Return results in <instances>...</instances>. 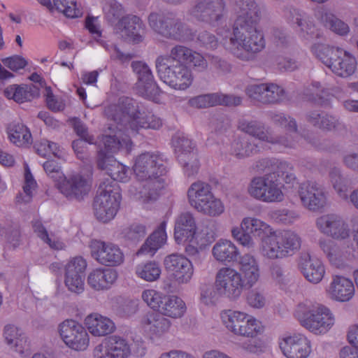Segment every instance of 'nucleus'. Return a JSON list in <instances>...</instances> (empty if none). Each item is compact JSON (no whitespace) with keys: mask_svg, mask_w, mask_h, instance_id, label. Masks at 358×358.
<instances>
[{"mask_svg":"<svg viewBox=\"0 0 358 358\" xmlns=\"http://www.w3.org/2000/svg\"><path fill=\"white\" fill-rule=\"evenodd\" d=\"M231 237L240 245L251 249L255 248L253 236L262 238L259 250L263 257L268 259H282L301 248V237L294 231L285 230L273 231L271 226L254 216L244 217L240 226L231 229Z\"/></svg>","mask_w":358,"mask_h":358,"instance_id":"nucleus-1","label":"nucleus"},{"mask_svg":"<svg viewBox=\"0 0 358 358\" xmlns=\"http://www.w3.org/2000/svg\"><path fill=\"white\" fill-rule=\"evenodd\" d=\"M236 4L239 10L232 31L223 29L218 35L226 50L239 59L248 60L266 46L264 34L259 26L261 8L255 0H236Z\"/></svg>","mask_w":358,"mask_h":358,"instance_id":"nucleus-2","label":"nucleus"},{"mask_svg":"<svg viewBox=\"0 0 358 358\" xmlns=\"http://www.w3.org/2000/svg\"><path fill=\"white\" fill-rule=\"evenodd\" d=\"M162 162L158 155L148 152L141 153L133 159L134 174L142 184L131 186L129 192L142 203L156 201L160 189L164 187L162 176L165 173V169Z\"/></svg>","mask_w":358,"mask_h":358,"instance_id":"nucleus-3","label":"nucleus"},{"mask_svg":"<svg viewBox=\"0 0 358 358\" xmlns=\"http://www.w3.org/2000/svg\"><path fill=\"white\" fill-rule=\"evenodd\" d=\"M220 320L227 331L232 335L255 338L265 331V325L255 315L237 309H225L220 313ZM241 348L245 352L260 355L268 350L266 343L261 339H251L243 342Z\"/></svg>","mask_w":358,"mask_h":358,"instance_id":"nucleus-4","label":"nucleus"},{"mask_svg":"<svg viewBox=\"0 0 358 358\" xmlns=\"http://www.w3.org/2000/svg\"><path fill=\"white\" fill-rule=\"evenodd\" d=\"M266 167L271 164L272 173L255 177L249 183L248 193L253 199L264 203H278L284 200V185L280 181L282 178L285 182H292L295 176L292 166L287 162L264 159Z\"/></svg>","mask_w":358,"mask_h":358,"instance_id":"nucleus-5","label":"nucleus"},{"mask_svg":"<svg viewBox=\"0 0 358 358\" xmlns=\"http://www.w3.org/2000/svg\"><path fill=\"white\" fill-rule=\"evenodd\" d=\"M294 317L301 325L315 335H324L334 326L335 315L327 306L306 299L296 306Z\"/></svg>","mask_w":358,"mask_h":358,"instance_id":"nucleus-6","label":"nucleus"},{"mask_svg":"<svg viewBox=\"0 0 358 358\" xmlns=\"http://www.w3.org/2000/svg\"><path fill=\"white\" fill-rule=\"evenodd\" d=\"M311 52L338 76H350L357 69L355 57L341 48L317 43L313 45Z\"/></svg>","mask_w":358,"mask_h":358,"instance_id":"nucleus-7","label":"nucleus"},{"mask_svg":"<svg viewBox=\"0 0 358 358\" xmlns=\"http://www.w3.org/2000/svg\"><path fill=\"white\" fill-rule=\"evenodd\" d=\"M105 112L117 123V126L113 129L109 127L110 133L101 137V143L103 147L99 151L98 155L101 152L106 156H112L111 155L119 152L129 153L133 148V143L123 131V129L130 130L129 125L116 106L108 107Z\"/></svg>","mask_w":358,"mask_h":358,"instance_id":"nucleus-8","label":"nucleus"},{"mask_svg":"<svg viewBox=\"0 0 358 358\" xmlns=\"http://www.w3.org/2000/svg\"><path fill=\"white\" fill-rule=\"evenodd\" d=\"M121 198L120 188L116 182H102L94 202L96 218L103 222L113 220L120 208Z\"/></svg>","mask_w":358,"mask_h":358,"instance_id":"nucleus-9","label":"nucleus"},{"mask_svg":"<svg viewBox=\"0 0 358 358\" xmlns=\"http://www.w3.org/2000/svg\"><path fill=\"white\" fill-rule=\"evenodd\" d=\"M238 129L255 137L262 145L269 148H273L282 150L286 148H294L297 144L295 138L290 134L278 135L273 130L265 129L261 123L256 121L241 120L238 122Z\"/></svg>","mask_w":358,"mask_h":358,"instance_id":"nucleus-10","label":"nucleus"},{"mask_svg":"<svg viewBox=\"0 0 358 358\" xmlns=\"http://www.w3.org/2000/svg\"><path fill=\"white\" fill-rule=\"evenodd\" d=\"M117 107L132 133L137 132L141 128L158 129L162 125V120L159 117L151 112L141 110L129 98L120 99Z\"/></svg>","mask_w":358,"mask_h":358,"instance_id":"nucleus-11","label":"nucleus"},{"mask_svg":"<svg viewBox=\"0 0 358 358\" xmlns=\"http://www.w3.org/2000/svg\"><path fill=\"white\" fill-rule=\"evenodd\" d=\"M58 335L64 344L71 350L83 352L90 346V335L85 324L73 319H66L57 328Z\"/></svg>","mask_w":358,"mask_h":358,"instance_id":"nucleus-12","label":"nucleus"},{"mask_svg":"<svg viewBox=\"0 0 358 358\" xmlns=\"http://www.w3.org/2000/svg\"><path fill=\"white\" fill-rule=\"evenodd\" d=\"M167 59L156 62V69L160 80L172 89L184 91L189 88L194 81L191 69L182 63L169 64Z\"/></svg>","mask_w":358,"mask_h":358,"instance_id":"nucleus-13","label":"nucleus"},{"mask_svg":"<svg viewBox=\"0 0 358 358\" xmlns=\"http://www.w3.org/2000/svg\"><path fill=\"white\" fill-rule=\"evenodd\" d=\"M165 270L169 273L166 278L169 288L190 282L194 275V268L192 262L181 254L173 253L164 259Z\"/></svg>","mask_w":358,"mask_h":358,"instance_id":"nucleus-14","label":"nucleus"},{"mask_svg":"<svg viewBox=\"0 0 358 358\" xmlns=\"http://www.w3.org/2000/svg\"><path fill=\"white\" fill-rule=\"evenodd\" d=\"M148 22L155 32L166 38L182 41L194 38L192 31L178 20L151 13Z\"/></svg>","mask_w":358,"mask_h":358,"instance_id":"nucleus-15","label":"nucleus"},{"mask_svg":"<svg viewBox=\"0 0 358 358\" xmlns=\"http://www.w3.org/2000/svg\"><path fill=\"white\" fill-rule=\"evenodd\" d=\"M196 224L191 213L180 214L176 219L174 238L178 244L183 245L190 255L198 253L199 243L196 240Z\"/></svg>","mask_w":358,"mask_h":358,"instance_id":"nucleus-16","label":"nucleus"},{"mask_svg":"<svg viewBox=\"0 0 358 358\" xmlns=\"http://www.w3.org/2000/svg\"><path fill=\"white\" fill-rule=\"evenodd\" d=\"M91 257L101 265L116 267L124 262V254L114 243L93 239L89 243Z\"/></svg>","mask_w":358,"mask_h":358,"instance_id":"nucleus-17","label":"nucleus"},{"mask_svg":"<svg viewBox=\"0 0 358 358\" xmlns=\"http://www.w3.org/2000/svg\"><path fill=\"white\" fill-rule=\"evenodd\" d=\"M238 271L231 266H223L215 275L214 285H217L223 299L230 301L238 300L244 289Z\"/></svg>","mask_w":358,"mask_h":358,"instance_id":"nucleus-18","label":"nucleus"},{"mask_svg":"<svg viewBox=\"0 0 358 358\" xmlns=\"http://www.w3.org/2000/svg\"><path fill=\"white\" fill-rule=\"evenodd\" d=\"M172 327L169 319L159 313L148 312L141 317L139 328L153 343L164 341Z\"/></svg>","mask_w":358,"mask_h":358,"instance_id":"nucleus-19","label":"nucleus"},{"mask_svg":"<svg viewBox=\"0 0 358 358\" xmlns=\"http://www.w3.org/2000/svg\"><path fill=\"white\" fill-rule=\"evenodd\" d=\"M93 358H129V341L123 336L113 335L102 340L92 350Z\"/></svg>","mask_w":358,"mask_h":358,"instance_id":"nucleus-20","label":"nucleus"},{"mask_svg":"<svg viewBox=\"0 0 358 358\" xmlns=\"http://www.w3.org/2000/svg\"><path fill=\"white\" fill-rule=\"evenodd\" d=\"M278 344L286 358H308L312 351L310 341L300 333L282 336L279 339Z\"/></svg>","mask_w":358,"mask_h":358,"instance_id":"nucleus-21","label":"nucleus"},{"mask_svg":"<svg viewBox=\"0 0 358 358\" xmlns=\"http://www.w3.org/2000/svg\"><path fill=\"white\" fill-rule=\"evenodd\" d=\"M223 0H196L189 10V15L199 21L215 24L223 16Z\"/></svg>","mask_w":358,"mask_h":358,"instance_id":"nucleus-22","label":"nucleus"},{"mask_svg":"<svg viewBox=\"0 0 358 358\" xmlns=\"http://www.w3.org/2000/svg\"><path fill=\"white\" fill-rule=\"evenodd\" d=\"M132 68L138 76L135 87L136 92L145 99L156 101L159 94V89L149 66L144 62H134Z\"/></svg>","mask_w":358,"mask_h":358,"instance_id":"nucleus-23","label":"nucleus"},{"mask_svg":"<svg viewBox=\"0 0 358 358\" xmlns=\"http://www.w3.org/2000/svg\"><path fill=\"white\" fill-rule=\"evenodd\" d=\"M57 187L66 198L80 200L90 190V178L80 173L64 176V178L57 183Z\"/></svg>","mask_w":358,"mask_h":358,"instance_id":"nucleus-24","label":"nucleus"},{"mask_svg":"<svg viewBox=\"0 0 358 358\" xmlns=\"http://www.w3.org/2000/svg\"><path fill=\"white\" fill-rule=\"evenodd\" d=\"M238 267V273L243 288L251 289L260 281L261 267L258 259L255 255L245 253L240 256Z\"/></svg>","mask_w":358,"mask_h":358,"instance_id":"nucleus-25","label":"nucleus"},{"mask_svg":"<svg viewBox=\"0 0 358 358\" xmlns=\"http://www.w3.org/2000/svg\"><path fill=\"white\" fill-rule=\"evenodd\" d=\"M316 226L321 233L334 239L343 240L350 236L348 225L336 214H326L317 217Z\"/></svg>","mask_w":358,"mask_h":358,"instance_id":"nucleus-26","label":"nucleus"},{"mask_svg":"<svg viewBox=\"0 0 358 358\" xmlns=\"http://www.w3.org/2000/svg\"><path fill=\"white\" fill-rule=\"evenodd\" d=\"M298 195L303 206L310 210H317L326 204L327 196L324 190L315 182L301 184Z\"/></svg>","mask_w":358,"mask_h":358,"instance_id":"nucleus-27","label":"nucleus"},{"mask_svg":"<svg viewBox=\"0 0 358 358\" xmlns=\"http://www.w3.org/2000/svg\"><path fill=\"white\" fill-rule=\"evenodd\" d=\"M327 296L336 302H348L355 296V287L353 281L343 275H334L325 289Z\"/></svg>","mask_w":358,"mask_h":358,"instance_id":"nucleus-28","label":"nucleus"},{"mask_svg":"<svg viewBox=\"0 0 358 358\" xmlns=\"http://www.w3.org/2000/svg\"><path fill=\"white\" fill-rule=\"evenodd\" d=\"M2 337L4 343L14 352L22 357L29 353V343L25 332L20 327L7 324L3 327Z\"/></svg>","mask_w":358,"mask_h":358,"instance_id":"nucleus-29","label":"nucleus"},{"mask_svg":"<svg viewBox=\"0 0 358 358\" xmlns=\"http://www.w3.org/2000/svg\"><path fill=\"white\" fill-rule=\"evenodd\" d=\"M242 99L240 96L215 92L193 96L188 100V105L194 108H206L217 105L238 106Z\"/></svg>","mask_w":358,"mask_h":358,"instance_id":"nucleus-30","label":"nucleus"},{"mask_svg":"<svg viewBox=\"0 0 358 358\" xmlns=\"http://www.w3.org/2000/svg\"><path fill=\"white\" fill-rule=\"evenodd\" d=\"M320 247L330 264L338 268H344L353 257L352 248L338 245L331 241H321Z\"/></svg>","mask_w":358,"mask_h":358,"instance_id":"nucleus-31","label":"nucleus"},{"mask_svg":"<svg viewBox=\"0 0 358 358\" xmlns=\"http://www.w3.org/2000/svg\"><path fill=\"white\" fill-rule=\"evenodd\" d=\"M97 166L110 176V179L105 182L118 180L126 182L129 180V168L117 162L113 156H106L103 152L97 157Z\"/></svg>","mask_w":358,"mask_h":358,"instance_id":"nucleus-32","label":"nucleus"},{"mask_svg":"<svg viewBox=\"0 0 358 358\" xmlns=\"http://www.w3.org/2000/svg\"><path fill=\"white\" fill-rule=\"evenodd\" d=\"M84 324L90 335L94 337L107 336L116 330L113 320L99 313L87 315L84 319Z\"/></svg>","mask_w":358,"mask_h":358,"instance_id":"nucleus-33","label":"nucleus"},{"mask_svg":"<svg viewBox=\"0 0 358 358\" xmlns=\"http://www.w3.org/2000/svg\"><path fill=\"white\" fill-rule=\"evenodd\" d=\"M299 268L303 275L310 283L317 285L323 280L325 273V266L321 259L309 254L301 255L299 262Z\"/></svg>","mask_w":358,"mask_h":358,"instance_id":"nucleus-34","label":"nucleus"},{"mask_svg":"<svg viewBox=\"0 0 358 358\" xmlns=\"http://www.w3.org/2000/svg\"><path fill=\"white\" fill-rule=\"evenodd\" d=\"M117 272L108 268H97L92 270L87 278V285L95 291L109 289L117 279Z\"/></svg>","mask_w":358,"mask_h":358,"instance_id":"nucleus-35","label":"nucleus"},{"mask_svg":"<svg viewBox=\"0 0 358 358\" xmlns=\"http://www.w3.org/2000/svg\"><path fill=\"white\" fill-rule=\"evenodd\" d=\"M122 36L126 37L133 43L143 41L145 28L141 20L135 15L123 17L118 23Z\"/></svg>","mask_w":358,"mask_h":358,"instance_id":"nucleus-36","label":"nucleus"},{"mask_svg":"<svg viewBox=\"0 0 358 358\" xmlns=\"http://www.w3.org/2000/svg\"><path fill=\"white\" fill-rule=\"evenodd\" d=\"M330 182L337 192L338 196L342 199L350 202L358 210V188L354 189L348 196V182L341 174V171L338 168H333L329 172Z\"/></svg>","mask_w":358,"mask_h":358,"instance_id":"nucleus-37","label":"nucleus"},{"mask_svg":"<svg viewBox=\"0 0 358 358\" xmlns=\"http://www.w3.org/2000/svg\"><path fill=\"white\" fill-rule=\"evenodd\" d=\"M306 120L313 127L324 131H336L343 127V124L337 117L318 111L308 113Z\"/></svg>","mask_w":358,"mask_h":358,"instance_id":"nucleus-38","label":"nucleus"},{"mask_svg":"<svg viewBox=\"0 0 358 358\" xmlns=\"http://www.w3.org/2000/svg\"><path fill=\"white\" fill-rule=\"evenodd\" d=\"M5 96L17 103L30 101L39 96V89L34 84L11 85L4 90Z\"/></svg>","mask_w":358,"mask_h":358,"instance_id":"nucleus-39","label":"nucleus"},{"mask_svg":"<svg viewBox=\"0 0 358 358\" xmlns=\"http://www.w3.org/2000/svg\"><path fill=\"white\" fill-rule=\"evenodd\" d=\"M213 258L220 263H230L235 261L239 255L236 245L230 240L221 238L212 248Z\"/></svg>","mask_w":358,"mask_h":358,"instance_id":"nucleus-40","label":"nucleus"},{"mask_svg":"<svg viewBox=\"0 0 358 358\" xmlns=\"http://www.w3.org/2000/svg\"><path fill=\"white\" fill-rule=\"evenodd\" d=\"M187 310L185 301L176 295H166L159 313L165 317L177 319L182 317Z\"/></svg>","mask_w":358,"mask_h":358,"instance_id":"nucleus-41","label":"nucleus"},{"mask_svg":"<svg viewBox=\"0 0 358 358\" xmlns=\"http://www.w3.org/2000/svg\"><path fill=\"white\" fill-rule=\"evenodd\" d=\"M166 221L160 223L157 229L148 238L138 253H146L153 255L157 250L166 243Z\"/></svg>","mask_w":358,"mask_h":358,"instance_id":"nucleus-42","label":"nucleus"},{"mask_svg":"<svg viewBox=\"0 0 358 358\" xmlns=\"http://www.w3.org/2000/svg\"><path fill=\"white\" fill-rule=\"evenodd\" d=\"M9 141L18 147H25L32 143V137L28 127L21 122H12L7 127Z\"/></svg>","mask_w":358,"mask_h":358,"instance_id":"nucleus-43","label":"nucleus"},{"mask_svg":"<svg viewBox=\"0 0 358 358\" xmlns=\"http://www.w3.org/2000/svg\"><path fill=\"white\" fill-rule=\"evenodd\" d=\"M210 185L202 181L193 182L187 190L189 205L196 210L213 194Z\"/></svg>","mask_w":358,"mask_h":358,"instance_id":"nucleus-44","label":"nucleus"},{"mask_svg":"<svg viewBox=\"0 0 358 358\" xmlns=\"http://www.w3.org/2000/svg\"><path fill=\"white\" fill-rule=\"evenodd\" d=\"M161 273L160 265L155 261L141 262L135 267L136 276L148 282H153L159 280Z\"/></svg>","mask_w":358,"mask_h":358,"instance_id":"nucleus-45","label":"nucleus"},{"mask_svg":"<svg viewBox=\"0 0 358 358\" xmlns=\"http://www.w3.org/2000/svg\"><path fill=\"white\" fill-rule=\"evenodd\" d=\"M51 13H59L70 18L79 17L83 11L76 0H53Z\"/></svg>","mask_w":358,"mask_h":358,"instance_id":"nucleus-46","label":"nucleus"},{"mask_svg":"<svg viewBox=\"0 0 358 358\" xmlns=\"http://www.w3.org/2000/svg\"><path fill=\"white\" fill-rule=\"evenodd\" d=\"M197 212L210 217H217L225 210L223 201L213 193L196 210Z\"/></svg>","mask_w":358,"mask_h":358,"instance_id":"nucleus-47","label":"nucleus"},{"mask_svg":"<svg viewBox=\"0 0 358 358\" xmlns=\"http://www.w3.org/2000/svg\"><path fill=\"white\" fill-rule=\"evenodd\" d=\"M192 49L180 45H177L171 48L169 55L159 56L157 58L156 62H160L161 59H167L169 64H176V63L187 62L191 55Z\"/></svg>","mask_w":358,"mask_h":358,"instance_id":"nucleus-48","label":"nucleus"},{"mask_svg":"<svg viewBox=\"0 0 358 358\" xmlns=\"http://www.w3.org/2000/svg\"><path fill=\"white\" fill-rule=\"evenodd\" d=\"M246 304L252 309L262 310L266 308L269 301L264 291L259 289H250L245 295Z\"/></svg>","mask_w":358,"mask_h":358,"instance_id":"nucleus-49","label":"nucleus"},{"mask_svg":"<svg viewBox=\"0 0 358 358\" xmlns=\"http://www.w3.org/2000/svg\"><path fill=\"white\" fill-rule=\"evenodd\" d=\"M178 160L183 168L184 173L189 177L194 176L199 169V162L196 152L178 154Z\"/></svg>","mask_w":358,"mask_h":358,"instance_id":"nucleus-50","label":"nucleus"},{"mask_svg":"<svg viewBox=\"0 0 358 358\" xmlns=\"http://www.w3.org/2000/svg\"><path fill=\"white\" fill-rule=\"evenodd\" d=\"M320 20L332 31L338 35H346L350 31V28L346 23L331 13L324 12L320 17Z\"/></svg>","mask_w":358,"mask_h":358,"instance_id":"nucleus-51","label":"nucleus"},{"mask_svg":"<svg viewBox=\"0 0 358 358\" xmlns=\"http://www.w3.org/2000/svg\"><path fill=\"white\" fill-rule=\"evenodd\" d=\"M257 147L244 139L235 140L231 145V154L238 159H243L255 153Z\"/></svg>","mask_w":358,"mask_h":358,"instance_id":"nucleus-52","label":"nucleus"},{"mask_svg":"<svg viewBox=\"0 0 358 358\" xmlns=\"http://www.w3.org/2000/svg\"><path fill=\"white\" fill-rule=\"evenodd\" d=\"M166 294L153 288L145 289L141 292L142 301L151 309L159 310Z\"/></svg>","mask_w":358,"mask_h":358,"instance_id":"nucleus-53","label":"nucleus"},{"mask_svg":"<svg viewBox=\"0 0 358 358\" xmlns=\"http://www.w3.org/2000/svg\"><path fill=\"white\" fill-rule=\"evenodd\" d=\"M102 9L106 18L110 22L123 17L124 8L116 0H103Z\"/></svg>","mask_w":358,"mask_h":358,"instance_id":"nucleus-54","label":"nucleus"},{"mask_svg":"<svg viewBox=\"0 0 358 358\" xmlns=\"http://www.w3.org/2000/svg\"><path fill=\"white\" fill-rule=\"evenodd\" d=\"M33 228L38 236L45 243L55 250H62L65 247V244L59 238L54 236L48 234L47 231L41 224L40 220H35L33 222Z\"/></svg>","mask_w":358,"mask_h":358,"instance_id":"nucleus-55","label":"nucleus"},{"mask_svg":"<svg viewBox=\"0 0 358 358\" xmlns=\"http://www.w3.org/2000/svg\"><path fill=\"white\" fill-rule=\"evenodd\" d=\"M36 152L43 157L54 156L61 158L63 156V151L59 146L52 141L43 139L35 144Z\"/></svg>","mask_w":358,"mask_h":358,"instance_id":"nucleus-56","label":"nucleus"},{"mask_svg":"<svg viewBox=\"0 0 358 358\" xmlns=\"http://www.w3.org/2000/svg\"><path fill=\"white\" fill-rule=\"evenodd\" d=\"M220 299H223L222 294L214 285V288H211L209 285H204L200 289L199 301L206 306H215Z\"/></svg>","mask_w":358,"mask_h":358,"instance_id":"nucleus-57","label":"nucleus"},{"mask_svg":"<svg viewBox=\"0 0 358 358\" xmlns=\"http://www.w3.org/2000/svg\"><path fill=\"white\" fill-rule=\"evenodd\" d=\"M87 266L86 260L80 256L71 258L64 265V275H85Z\"/></svg>","mask_w":358,"mask_h":358,"instance_id":"nucleus-58","label":"nucleus"},{"mask_svg":"<svg viewBox=\"0 0 358 358\" xmlns=\"http://www.w3.org/2000/svg\"><path fill=\"white\" fill-rule=\"evenodd\" d=\"M264 103H276L285 96L283 88L275 83H264Z\"/></svg>","mask_w":358,"mask_h":358,"instance_id":"nucleus-59","label":"nucleus"},{"mask_svg":"<svg viewBox=\"0 0 358 358\" xmlns=\"http://www.w3.org/2000/svg\"><path fill=\"white\" fill-rule=\"evenodd\" d=\"M296 24L299 27V34L303 39L310 40L316 35V28L308 17L300 16L296 18Z\"/></svg>","mask_w":358,"mask_h":358,"instance_id":"nucleus-60","label":"nucleus"},{"mask_svg":"<svg viewBox=\"0 0 358 358\" xmlns=\"http://www.w3.org/2000/svg\"><path fill=\"white\" fill-rule=\"evenodd\" d=\"M311 96L313 99L321 105H326L331 99L328 87L322 86L319 82H313L311 85Z\"/></svg>","mask_w":358,"mask_h":358,"instance_id":"nucleus-61","label":"nucleus"},{"mask_svg":"<svg viewBox=\"0 0 358 358\" xmlns=\"http://www.w3.org/2000/svg\"><path fill=\"white\" fill-rule=\"evenodd\" d=\"M85 275H64V285L72 293L81 294L85 290Z\"/></svg>","mask_w":358,"mask_h":358,"instance_id":"nucleus-62","label":"nucleus"},{"mask_svg":"<svg viewBox=\"0 0 358 358\" xmlns=\"http://www.w3.org/2000/svg\"><path fill=\"white\" fill-rule=\"evenodd\" d=\"M36 186V182L31 173L29 166L26 164L24 166V184L23 185V192L24 196L22 198L23 201H29Z\"/></svg>","mask_w":358,"mask_h":358,"instance_id":"nucleus-63","label":"nucleus"},{"mask_svg":"<svg viewBox=\"0 0 358 358\" xmlns=\"http://www.w3.org/2000/svg\"><path fill=\"white\" fill-rule=\"evenodd\" d=\"M173 144L177 152L179 154L185 152H194V143L192 141L184 134H177L173 140Z\"/></svg>","mask_w":358,"mask_h":358,"instance_id":"nucleus-64","label":"nucleus"}]
</instances>
